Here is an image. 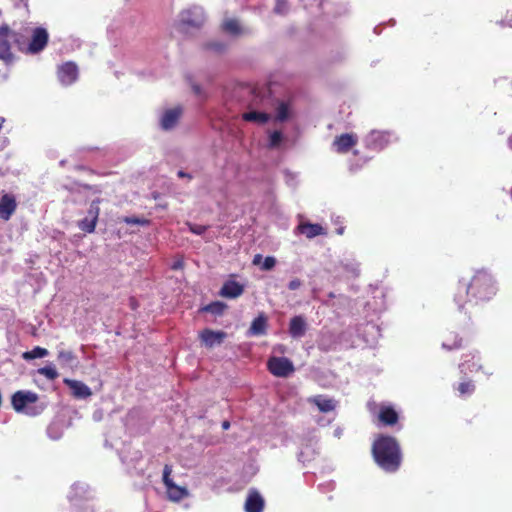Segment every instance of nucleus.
Instances as JSON below:
<instances>
[{
  "label": "nucleus",
  "mask_w": 512,
  "mask_h": 512,
  "mask_svg": "<svg viewBox=\"0 0 512 512\" xmlns=\"http://www.w3.org/2000/svg\"><path fill=\"white\" fill-rule=\"evenodd\" d=\"M496 296V285L488 272L479 270L472 276L469 283L463 281L457 283L454 302L459 311L465 307L475 308L489 302Z\"/></svg>",
  "instance_id": "1"
},
{
  "label": "nucleus",
  "mask_w": 512,
  "mask_h": 512,
  "mask_svg": "<svg viewBox=\"0 0 512 512\" xmlns=\"http://www.w3.org/2000/svg\"><path fill=\"white\" fill-rule=\"evenodd\" d=\"M372 456H374L375 464L387 473L398 471L401 464L398 441L392 436H377L372 444Z\"/></svg>",
  "instance_id": "2"
},
{
  "label": "nucleus",
  "mask_w": 512,
  "mask_h": 512,
  "mask_svg": "<svg viewBox=\"0 0 512 512\" xmlns=\"http://www.w3.org/2000/svg\"><path fill=\"white\" fill-rule=\"evenodd\" d=\"M11 41H14V43L19 46V49L23 51L20 34L10 30L6 25L0 26V60L9 62L13 59V55L11 54V44H9Z\"/></svg>",
  "instance_id": "3"
},
{
  "label": "nucleus",
  "mask_w": 512,
  "mask_h": 512,
  "mask_svg": "<svg viewBox=\"0 0 512 512\" xmlns=\"http://www.w3.org/2000/svg\"><path fill=\"white\" fill-rule=\"evenodd\" d=\"M171 467L169 464L163 466V485L167 489V499L173 503H177L187 496V490L184 486L176 485L170 478Z\"/></svg>",
  "instance_id": "4"
},
{
  "label": "nucleus",
  "mask_w": 512,
  "mask_h": 512,
  "mask_svg": "<svg viewBox=\"0 0 512 512\" xmlns=\"http://www.w3.org/2000/svg\"><path fill=\"white\" fill-rule=\"evenodd\" d=\"M267 369L277 378H286L294 372L293 362L286 357L268 358Z\"/></svg>",
  "instance_id": "5"
},
{
  "label": "nucleus",
  "mask_w": 512,
  "mask_h": 512,
  "mask_svg": "<svg viewBox=\"0 0 512 512\" xmlns=\"http://www.w3.org/2000/svg\"><path fill=\"white\" fill-rule=\"evenodd\" d=\"M392 135L388 131L373 130L366 134V148L380 152L391 143Z\"/></svg>",
  "instance_id": "6"
},
{
  "label": "nucleus",
  "mask_w": 512,
  "mask_h": 512,
  "mask_svg": "<svg viewBox=\"0 0 512 512\" xmlns=\"http://www.w3.org/2000/svg\"><path fill=\"white\" fill-rule=\"evenodd\" d=\"M203 24V15L200 10H185L179 15L178 29L186 32L187 29H199Z\"/></svg>",
  "instance_id": "7"
},
{
  "label": "nucleus",
  "mask_w": 512,
  "mask_h": 512,
  "mask_svg": "<svg viewBox=\"0 0 512 512\" xmlns=\"http://www.w3.org/2000/svg\"><path fill=\"white\" fill-rule=\"evenodd\" d=\"M100 204V199L96 198L90 202V206H88L87 217L83 218L78 222V228L81 231L92 234L95 231V226H97L98 213L100 212V208L98 205Z\"/></svg>",
  "instance_id": "8"
},
{
  "label": "nucleus",
  "mask_w": 512,
  "mask_h": 512,
  "mask_svg": "<svg viewBox=\"0 0 512 512\" xmlns=\"http://www.w3.org/2000/svg\"><path fill=\"white\" fill-rule=\"evenodd\" d=\"M49 41V34L42 27H37L31 32V40L28 46L24 47V52L29 54H37L41 52Z\"/></svg>",
  "instance_id": "9"
},
{
  "label": "nucleus",
  "mask_w": 512,
  "mask_h": 512,
  "mask_svg": "<svg viewBox=\"0 0 512 512\" xmlns=\"http://www.w3.org/2000/svg\"><path fill=\"white\" fill-rule=\"evenodd\" d=\"M56 77L58 81L64 86H70L77 80V65L72 61H67L64 64L58 66L56 70Z\"/></svg>",
  "instance_id": "10"
},
{
  "label": "nucleus",
  "mask_w": 512,
  "mask_h": 512,
  "mask_svg": "<svg viewBox=\"0 0 512 512\" xmlns=\"http://www.w3.org/2000/svg\"><path fill=\"white\" fill-rule=\"evenodd\" d=\"M38 401V395L30 391H17L12 395V407L17 412H22L29 404Z\"/></svg>",
  "instance_id": "11"
},
{
  "label": "nucleus",
  "mask_w": 512,
  "mask_h": 512,
  "mask_svg": "<svg viewBox=\"0 0 512 512\" xmlns=\"http://www.w3.org/2000/svg\"><path fill=\"white\" fill-rule=\"evenodd\" d=\"M357 144V137L353 133H345L336 136L332 141V148L338 154H346Z\"/></svg>",
  "instance_id": "12"
},
{
  "label": "nucleus",
  "mask_w": 512,
  "mask_h": 512,
  "mask_svg": "<svg viewBox=\"0 0 512 512\" xmlns=\"http://www.w3.org/2000/svg\"><path fill=\"white\" fill-rule=\"evenodd\" d=\"M226 337L227 334L223 331L204 329L199 332V340H201L202 345L209 349L223 343V340H225Z\"/></svg>",
  "instance_id": "13"
},
{
  "label": "nucleus",
  "mask_w": 512,
  "mask_h": 512,
  "mask_svg": "<svg viewBox=\"0 0 512 512\" xmlns=\"http://www.w3.org/2000/svg\"><path fill=\"white\" fill-rule=\"evenodd\" d=\"M297 233L306 236L308 239L316 238L317 236L326 235V230L320 224L310 223L308 221L300 222L295 228Z\"/></svg>",
  "instance_id": "14"
},
{
  "label": "nucleus",
  "mask_w": 512,
  "mask_h": 512,
  "mask_svg": "<svg viewBox=\"0 0 512 512\" xmlns=\"http://www.w3.org/2000/svg\"><path fill=\"white\" fill-rule=\"evenodd\" d=\"M16 202L15 197L11 194H5L0 199V219L3 221L9 220V218L15 213Z\"/></svg>",
  "instance_id": "15"
},
{
  "label": "nucleus",
  "mask_w": 512,
  "mask_h": 512,
  "mask_svg": "<svg viewBox=\"0 0 512 512\" xmlns=\"http://www.w3.org/2000/svg\"><path fill=\"white\" fill-rule=\"evenodd\" d=\"M64 384L72 391V397L77 399H86L91 396V390L83 382L78 380L64 379Z\"/></svg>",
  "instance_id": "16"
},
{
  "label": "nucleus",
  "mask_w": 512,
  "mask_h": 512,
  "mask_svg": "<svg viewBox=\"0 0 512 512\" xmlns=\"http://www.w3.org/2000/svg\"><path fill=\"white\" fill-rule=\"evenodd\" d=\"M243 294V285L234 280H227L220 288V296L226 299H235Z\"/></svg>",
  "instance_id": "17"
},
{
  "label": "nucleus",
  "mask_w": 512,
  "mask_h": 512,
  "mask_svg": "<svg viewBox=\"0 0 512 512\" xmlns=\"http://www.w3.org/2000/svg\"><path fill=\"white\" fill-rule=\"evenodd\" d=\"M377 418L382 426H394L398 423V413L391 406H381Z\"/></svg>",
  "instance_id": "18"
},
{
  "label": "nucleus",
  "mask_w": 512,
  "mask_h": 512,
  "mask_svg": "<svg viewBox=\"0 0 512 512\" xmlns=\"http://www.w3.org/2000/svg\"><path fill=\"white\" fill-rule=\"evenodd\" d=\"M305 330H307V324H305V320L302 316H293L290 319V327H288V332H290V336L293 339H300L303 335H305Z\"/></svg>",
  "instance_id": "19"
},
{
  "label": "nucleus",
  "mask_w": 512,
  "mask_h": 512,
  "mask_svg": "<svg viewBox=\"0 0 512 512\" xmlns=\"http://www.w3.org/2000/svg\"><path fill=\"white\" fill-rule=\"evenodd\" d=\"M182 113V110L180 108H173L169 109L165 112H163L162 115V129L163 130H169L175 127L177 125V122L179 121L180 114Z\"/></svg>",
  "instance_id": "20"
},
{
  "label": "nucleus",
  "mask_w": 512,
  "mask_h": 512,
  "mask_svg": "<svg viewBox=\"0 0 512 512\" xmlns=\"http://www.w3.org/2000/svg\"><path fill=\"white\" fill-rule=\"evenodd\" d=\"M309 403L314 404L318 411L327 413L335 409V401L323 395H317L309 398Z\"/></svg>",
  "instance_id": "21"
},
{
  "label": "nucleus",
  "mask_w": 512,
  "mask_h": 512,
  "mask_svg": "<svg viewBox=\"0 0 512 512\" xmlns=\"http://www.w3.org/2000/svg\"><path fill=\"white\" fill-rule=\"evenodd\" d=\"M268 326V319L263 313H260L258 317L254 318L249 328V335L251 336H263L266 334V327Z\"/></svg>",
  "instance_id": "22"
},
{
  "label": "nucleus",
  "mask_w": 512,
  "mask_h": 512,
  "mask_svg": "<svg viewBox=\"0 0 512 512\" xmlns=\"http://www.w3.org/2000/svg\"><path fill=\"white\" fill-rule=\"evenodd\" d=\"M264 501L258 492L252 491L245 500V512H262Z\"/></svg>",
  "instance_id": "23"
},
{
  "label": "nucleus",
  "mask_w": 512,
  "mask_h": 512,
  "mask_svg": "<svg viewBox=\"0 0 512 512\" xmlns=\"http://www.w3.org/2000/svg\"><path fill=\"white\" fill-rule=\"evenodd\" d=\"M242 119L248 123L266 124L269 120V115L260 111H250L244 113Z\"/></svg>",
  "instance_id": "24"
},
{
  "label": "nucleus",
  "mask_w": 512,
  "mask_h": 512,
  "mask_svg": "<svg viewBox=\"0 0 512 512\" xmlns=\"http://www.w3.org/2000/svg\"><path fill=\"white\" fill-rule=\"evenodd\" d=\"M252 265H261V270L269 271L275 267V258L272 256L262 258L261 254H257L254 255V258H252Z\"/></svg>",
  "instance_id": "25"
},
{
  "label": "nucleus",
  "mask_w": 512,
  "mask_h": 512,
  "mask_svg": "<svg viewBox=\"0 0 512 512\" xmlns=\"http://www.w3.org/2000/svg\"><path fill=\"white\" fill-rule=\"evenodd\" d=\"M462 347V339L454 332H450L443 340V348L450 350H458Z\"/></svg>",
  "instance_id": "26"
},
{
  "label": "nucleus",
  "mask_w": 512,
  "mask_h": 512,
  "mask_svg": "<svg viewBox=\"0 0 512 512\" xmlns=\"http://www.w3.org/2000/svg\"><path fill=\"white\" fill-rule=\"evenodd\" d=\"M457 394H459V397L466 398L474 393V383L472 380L469 379H463V381L459 382L456 386Z\"/></svg>",
  "instance_id": "27"
},
{
  "label": "nucleus",
  "mask_w": 512,
  "mask_h": 512,
  "mask_svg": "<svg viewBox=\"0 0 512 512\" xmlns=\"http://www.w3.org/2000/svg\"><path fill=\"white\" fill-rule=\"evenodd\" d=\"M48 354L49 352L47 351V349L37 346L31 349L30 351L22 353V359L26 361H32L36 358L47 357Z\"/></svg>",
  "instance_id": "28"
},
{
  "label": "nucleus",
  "mask_w": 512,
  "mask_h": 512,
  "mask_svg": "<svg viewBox=\"0 0 512 512\" xmlns=\"http://www.w3.org/2000/svg\"><path fill=\"white\" fill-rule=\"evenodd\" d=\"M464 358H470L464 360L461 365H459V368H461V372H464L465 370L471 371V372H477L480 370V364L473 362L474 359H476L475 354H466L464 355Z\"/></svg>",
  "instance_id": "29"
},
{
  "label": "nucleus",
  "mask_w": 512,
  "mask_h": 512,
  "mask_svg": "<svg viewBox=\"0 0 512 512\" xmlns=\"http://www.w3.org/2000/svg\"><path fill=\"white\" fill-rule=\"evenodd\" d=\"M222 30L231 35L241 34V27H239V23H237L236 19L224 20V23H222Z\"/></svg>",
  "instance_id": "30"
},
{
  "label": "nucleus",
  "mask_w": 512,
  "mask_h": 512,
  "mask_svg": "<svg viewBox=\"0 0 512 512\" xmlns=\"http://www.w3.org/2000/svg\"><path fill=\"white\" fill-rule=\"evenodd\" d=\"M224 310H225V304L221 303L219 301L211 302L209 305H206V306H204V308H202V311L216 315V316H220Z\"/></svg>",
  "instance_id": "31"
},
{
  "label": "nucleus",
  "mask_w": 512,
  "mask_h": 512,
  "mask_svg": "<svg viewBox=\"0 0 512 512\" xmlns=\"http://www.w3.org/2000/svg\"><path fill=\"white\" fill-rule=\"evenodd\" d=\"M289 117V106L285 102L279 103L276 109V120L279 122H283L287 120Z\"/></svg>",
  "instance_id": "32"
},
{
  "label": "nucleus",
  "mask_w": 512,
  "mask_h": 512,
  "mask_svg": "<svg viewBox=\"0 0 512 512\" xmlns=\"http://www.w3.org/2000/svg\"><path fill=\"white\" fill-rule=\"evenodd\" d=\"M37 373L40 376L46 377L49 381H54L57 378L56 368L53 366L40 367Z\"/></svg>",
  "instance_id": "33"
},
{
  "label": "nucleus",
  "mask_w": 512,
  "mask_h": 512,
  "mask_svg": "<svg viewBox=\"0 0 512 512\" xmlns=\"http://www.w3.org/2000/svg\"><path fill=\"white\" fill-rule=\"evenodd\" d=\"M280 142H282V133L279 130L270 133V138H268V147L277 148Z\"/></svg>",
  "instance_id": "34"
},
{
  "label": "nucleus",
  "mask_w": 512,
  "mask_h": 512,
  "mask_svg": "<svg viewBox=\"0 0 512 512\" xmlns=\"http://www.w3.org/2000/svg\"><path fill=\"white\" fill-rule=\"evenodd\" d=\"M122 222L128 224V225H140V226H147L148 220L138 218L136 216H126L122 218Z\"/></svg>",
  "instance_id": "35"
},
{
  "label": "nucleus",
  "mask_w": 512,
  "mask_h": 512,
  "mask_svg": "<svg viewBox=\"0 0 512 512\" xmlns=\"http://www.w3.org/2000/svg\"><path fill=\"white\" fill-rule=\"evenodd\" d=\"M75 359V356H73V353L71 350H60L58 352V361L64 363V364H70Z\"/></svg>",
  "instance_id": "36"
},
{
  "label": "nucleus",
  "mask_w": 512,
  "mask_h": 512,
  "mask_svg": "<svg viewBox=\"0 0 512 512\" xmlns=\"http://www.w3.org/2000/svg\"><path fill=\"white\" fill-rule=\"evenodd\" d=\"M206 49L214 50L215 52H222L225 49V45L220 42H210L206 44Z\"/></svg>",
  "instance_id": "37"
},
{
  "label": "nucleus",
  "mask_w": 512,
  "mask_h": 512,
  "mask_svg": "<svg viewBox=\"0 0 512 512\" xmlns=\"http://www.w3.org/2000/svg\"><path fill=\"white\" fill-rule=\"evenodd\" d=\"M207 228H205V226H202V225H190V231H192V233H194L195 235H202L203 233H205V230Z\"/></svg>",
  "instance_id": "38"
},
{
  "label": "nucleus",
  "mask_w": 512,
  "mask_h": 512,
  "mask_svg": "<svg viewBox=\"0 0 512 512\" xmlns=\"http://www.w3.org/2000/svg\"><path fill=\"white\" fill-rule=\"evenodd\" d=\"M301 286V282L299 279H293L292 281H290V283H288V289L292 290V291H296L300 288Z\"/></svg>",
  "instance_id": "39"
},
{
  "label": "nucleus",
  "mask_w": 512,
  "mask_h": 512,
  "mask_svg": "<svg viewBox=\"0 0 512 512\" xmlns=\"http://www.w3.org/2000/svg\"><path fill=\"white\" fill-rule=\"evenodd\" d=\"M178 176L181 177V178L186 177L188 179H191V175H189V174H187V173H185L183 171H179L178 172Z\"/></svg>",
  "instance_id": "40"
},
{
  "label": "nucleus",
  "mask_w": 512,
  "mask_h": 512,
  "mask_svg": "<svg viewBox=\"0 0 512 512\" xmlns=\"http://www.w3.org/2000/svg\"><path fill=\"white\" fill-rule=\"evenodd\" d=\"M129 302H131V309H136V300L134 298L129 299Z\"/></svg>",
  "instance_id": "41"
},
{
  "label": "nucleus",
  "mask_w": 512,
  "mask_h": 512,
  "mask_svg": "<svg viewBox=\"0 0 512 512\" xmlns=\"http://www.w3.org/2000/svg\"><path fill=\"white\" fill-rule=\"evenodd\" d=\"M230 424H228V421L222 422V429L227 430Z\"/></svg>",
  "instance_id": "42"
},
{
  "label": "nucleus",
  "mask_w": 512,
  "mask_h": 512,
  "mask_svg": "<svg viewBox=\"0 0 512 512\" xmlns=\"http://www.w3.org/2000/svg\"><path fill=\"white\" fill-rule=\"evenodd\" d=\"M181 266H182V264H180V262H176V264L172 265V269L177 270Z\"/></svg>",
  "instance_id": "43"
},
{
  "label": "nucleus",
  "mask_w": 512,
  "mask_h": 512,
  "mask_svg": "<svg viewBox=\"0 0 512 512\" xmlns=\"http://www.w3.org/2000/svg\"><path fill=\"white\" fill-rule=\"evenodd\" d=\"M509 147H511V149H512V135H511V137H509Z\"/></svg>",
  "instance_id": "44"
},
{
  "label": "nucleus",
  "mask_w": 512,
  "mask_h": 512,
  "mask_svg": "<svg viewBox=\"0 0 512 512\" xmlns=\"http://www.w3.org/2000/svg\"><path fill=\"white\" fill-rule=\"evenodd\" d=\"M2 123H4V119L0 118V128H2Z\"/></svg>",
  "instance_id": "45"
}]
</instances>
